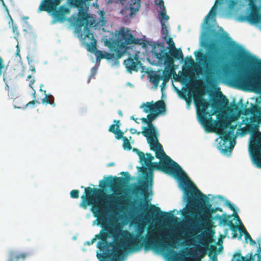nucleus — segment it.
Segmentation results:
<instances>
[{
	"mask_svg": "<svg viewBox=\"0 0 261 261\" xmlns=\"http://www.w3.org/2000/svg\"><path fill=\"white\" fill-rule=\"evenodd\" d=\"M85 195L81 196L80 206L86 209L92 205L91 211L97 218L102 229L96 234L89 245L93 244L97 239L99 241L97 247L100 253L97 254L100 260L110 259L111 261H120L119 242L117 237V227H112L108 223L109 214L113 212L119 206L123 197L116 194H106L101 189L87 187L85 189Z\"/></svg>",
	"mask_w": 261,
	"mask_h": 261,
	"instance_id": "obj_1",
	"label": "nucleus"
},
{
	"mask_svg": "<svg viewBox=\"0 0 261 261\" xmlns=\"http://www.w3.org/2000/svg\"><path fill=\"white\" fill-rule=\"evenodd\" d=\"M164 113H159V111L153 112V113L151 112L150 114L147 115V118H141L143 123L147 124V127H143L142 134L146 138L150 149L155 151L156 158L160 160V163L152 162L154 157L151 154L146 153V157H145V154L143 152L136 149H134V150H137L141 164L143 165L146 166V167L142 166L140 167L139 171L144 176L145 181L141 182L140 185L136 188V191L137 192H141L144 195L145 197L144 200L147 203L148 201L146 200L145 198L148 195V183H149L150 186H152L153 176L152 171L153 169L161 171L170 175L182 174L186 175V172L182 170L181 167L165 153L162 145L158 141V133L152 121L159 114Z\"/></svg>",
	"mask_w": 261,
	"mask_h": 261,
	"instance_id": "obj_2",
	"label": "nucleus"
},
{
	"mask_svg": "<svg viewBox=\"0 0 261 261\" xmlns=\"http://www.w3.org/2000/svg\"><path fill=\"white\" fill-rule=\"evenodd\" d=\"M117 237L119 242L120 250V261L123 259L125 251H138L142 247L145 250L151 248H160L166 251L168 255L175 259H179L182 254L175 251L174 248L177 244L175 239L170 238L167 241H162L156 239L153 231L149 232L148 235L144 238L143 236V227L139 228L136 237H132L131 233L127 230H122L117 227Z\"/></svg>",
	"mask_w": 261,
	"mask_h": 261,
	"instance_id": "obj_3",
	"label": "nucleus"
},
{
	"mask_svg": "<svg viewBox=\"0 0 261 261\" xmlns=\"http://www.w3.org/2000/svg\"><path fill=\"white\" fill-rule=\"evenodd\" d=\"M84 30L86 33L85 39L87 40L86 42L87 49L90 51L95 52L97 61L102 59H106L108 60L120 59L126 52L127 49H129L127 47V45L141 44V40L135 38L129 30L122 28L119 31L116 39L109 46L111 50L114 52L115 54L103 52L97 49L96 40L93 34L90 32L89 28L87 26H85Z\"/></svg>",
	"mask_w": 261,
	"mask_h": 261,
	"instance_id": "obj_4",
	"label": "nucleus"
},
{
	"mask_svg": "<svg viewBox=\"0 0 261 261\" xmlns=\"http://www.w3.org/2000/svg\"><path fill=\"white\" fill-rule=\"evenodd\" d=\"M176 177L182 178V182L184 185H187L188 182L191 184L194 187L198 194H194L189 188H184L185 193L187 197L188 206L184 208L181 214L185 218L190 220L191 216L193 215V206L196 203L201 205L202 206L204 205L205 201H207L206 206L203 207V213L200 218V221L205 224L210 223L212 218V214L215 213V208H212V205L208 202L206 196L199 191L193 182L190 180L187 174H184L179 175H173Z\"/></svg>",
	"mask_w": 261,
	"mask_h": 261,
	"instance_id": "obj_5",
	"label": "nucleus"
},
{
	"mask_svg": "<svg viewBox=\"0 0 261 261\" xmlns=\"http://www.w3.org/2000/svg\"><path fill=\"white\" fill-rule=\"evenodd\" d=\"M213 36L217 40H212L211 41H206L203 45L206 48L208 56L204 55L201 52H198L199 55H196L197 59L202 62L206 67L205 79L208 83L214 82L215 75L217 72L219 63L221 58L218 55L219 48L218 45V41L223 38V35L216 30L212 31Z\"/></svg>",
	"mask_w": 261,
	"mask_h": 261,
	"instance_id": "obj_6",
	"label": "nucleus"
},
{
	"mask_svg": "<svg viewBox=\"0 0 261 261\" xmlns=\"http://www.w3.org/2000/svg\"><path fill=\"white\" fill-rule=\"evenodd\" d=\"M166 40L170 46L169 52L166 51L168 48H166L162 43H159L158 44V46L160 49L159 50L155 51L154 55L159 63H164L165 66L169 67H172L174 66V60H182L184 56L181 50L175 47L171 37L168 36Z\"/></svg>",
	"mask_w": 261,
	"mask_h": 261,
	"instance_id": "obj_7",
	"label": "nucleus"
},
{
	"mask_svg": "<svg viewBox=\"0 0 261 261\" xmlns=\"http://www.w3.org/2000/svg\"><path fill=\"white\" fill-rule=\"evenodd\" d=\"M237 125H231L228 120H219L216 124V128L221 141L219 143L222 151L224 153L231 152L235 143L231 141Z\"/></svg>",
	"mask_w": 261,
	"mask_h": 261,
	"instance_id": "obj_8",
	"label": "nucleus"
},
{
	"mask_svg": "<svg viewBox=\"0 0 261 261\" xmlns=\"http://www.w3.org/2000/svg\"><path fill=\"white\" fill-rule=\"evenodd\" d=\"M194 102L197 110L198 119L204 126L208 130V128L212 125V118L211 116L213 113H210L207 111L210 106V103L206 99L202 97L201 96H194Z\"/></svg>",
	"mask_w": 261,
	"mask_h": 261,
	"instance_id": "obj_9",
	"label": "nucleus"
},
{
	"mask_svg": "<svg viewBox=\"0 0 261 261\" xmlns=\"http://www.w3.org/2000/svg\"><path fill=\"white\" fill-rule=\"evenodd\" d=\"M234 83L242 89L261 93V78L255 74H240L235 77Z\"/></svg>",
	"mask_w": 261,
	"mask_h": 261,
	"instance_id": "obj_10",
	"label": "nucleus"
},
{
	"mask_svg": "<svg viewBox=\"0 0 261 261\" xmlns=\"http://www.w3.org/2000/svg\"><path fill=\"white\" fill-rule=\"evenodd\" d=\"M250 12L249 14L241 15L238 19L240 21H247L251 24H258L261 23V0H248Z\"/></svg>",
	"mask_w": 261,
	"mask_h": 261,
	"instance_id": "obj_11",
	"label": "nucleus"
},
{
	"mask_svg": "<svg viewBox=\"0 0 261 261\" xmlns=\"http://www.w3.org/2000/svg\"><path fill=\"white\" fill-rule=\"evenodd\" d=\"M121 174H124V172L121 173ZM124 174L125 178L116 176L113 177L110 175L106 180H100L99 186L102 188L110 187L114 192L119 193L124 186L126 181H127L130 179V175L128 172H125Z\"/></svg>",
	"mask_w": 261,
	"mask_h": 261,
	"instance_id": "obj_12",
	"label": "nucleus"
},
{
	"mask_svg": "<svg viewBox=\"0 0 261 261\" xmlns=\"http://www.w3.org/2000/svg\"><path fill=\"white\" fill-rule=\"evenodd\" d=\"M174 212V210L169 213L164 212L161 211L159 207L150 204L149 208L145 211L144 217L145 219L150 220L154 217L157 219L159 217L162 220L170 221L176 218L173 214Z\"/></svg>",
	"mask_w": 261,
	"mask_h": 261,
	"instance_id": "obj_13",
	"label": "nucleus"
},
{
	"mask_svg": "<svg viewBox=\"0 0 261 261\" xmlns=\"http://www.w3.org/2000/svg\"><path fill=\"white\" fill-rule=\"evenodd\" d=\"M119 2L125 8L121 10L123 15L132 17L137 12L140 7V0H117L116 3Z\"/></svg>",
	"mask_w": 261,
	"mask_h": 261,
	"instance_id": "obj_14",
	"label": "nucleus"
},
{
	"mask_svg": "<svg viewBox=\"0 0 261 261\" xmlns=\"http://www.w3.org/2000/svg\"><path fill=\"white\" fill-rule=\"evenodd\" d=\"M58 6L55 8L51 7L49 4H47L46 1L42 0L39 7V11H46L48 13H51L52 16L54 18V21H60L61 22L64 21L65 19V16L63 15L57 9Z\"/></svg>",
	"mask_w": 261,
	"mask_h": 261,
	"instance_id": "obj_15",
	"label": "nucleus"
},
{
	"mask_svg": "<svg viewBox=\"0 0 261 261\" xmlns=\"http://www.w3.org/2000/svg\"><path fill=\"white\" fill-rule=\"evenodd\" d=\"M141 108H143V111L146 113L156 111H159V113H165L166 111L165 103L162 100H158L154 103L153 101L147 102L143 103Z\"/></svg>",
	"mask_w": 261,
	"mask_h": 261,
	"instance_id": "obj_16",
	"label": "nucleus"
},
{
	"mask_svg": "<svg viewBox=\"0 0 261 261\" xmlns=\"http://www.w3.org/2000/svg\"><path fill=\"white\" fill-rule=\"evenodd\" d=\"M138 55L136 53L134 59L129 57L124 61V65L127 71L130 73L133 71H138L141 68L142 63L138 61Z\"/></svg>",
	"mask_w": 261,
	"mask_h": 261,
	"instance_id": "obj_17",
	"label": "nucleus"
},
{
	"mask_svg": "<svg viewBox=\"0 0 261 261\" xmlns=\"http://www.w3.org/2000/svg\"><path fill=\"white\" fill-rule=\"evenodd\" d=\"M257 252L255 254L250 253L248 254L249 258L246 259L245 257L242 256L240 253H236L233 257L231 261H255V256H257V261H261V249L259 247L257 250Z\"/></svg>",
	"mask_w": 261,
	"mask_h": 261,
	"instance_id": "obj_18",
	"label": "nucleus"
},
{
	"mask_svg": "<svg viewBox=\"0 0 261 261\" xmlns=\"http://www.w3.org/2000/svg\"><path fill=\"white\" fill-rule=\"evenodd\" d=\"M197 238L201 245L197 248L195 250V253L198 254L199 252L201 253L202 254L200 258H202L206 254V251L208 247V243L204 234L198 236Z\"/></svg>",
	"mask_w": 261,
	"mask_h": 261,
	"instance_id": "obj_19",
	"label": "nucleus"
},
{
	"mask_svg": "<svg viewBox=\"0 0 261 261\" xmlns=\"http://www.w3.org/2000/svg\"><path fill=\"white\" fill-rule=\"evenodd\" d=\"M243 123L246 125V129L248 132H254L257 129V124L254 117L246 118L243 120Z\"/></svg>",
	"mask_w": 261,
	"mask_h": 261,
	"instance_id": "obj_20",
	"label": "nucleus"
},
{
	"mask_svg": "<svg viewBox=\"0 0 261 261\" xmlns=\"http://www.w3.org/2000/svg\"><path fill=\"white\" fill-rule=\"evenodd\" d=\"M247 53L244 50H242L240 56L247 58L250 64L255 66L257 68L261 69V60L258 59L255 56H247Z\"/></svg>",
	"mask_w": 261,
	"mask_h": 261,
	"instance_id": "obj_21",
	"label": "nucleus"
},
{
	"mask_svg": "<svg viewBox=\"0 0 261 261\" xmlns=\"http://www.w3.org/2000/svg\"><path fill=\"white\" fill-rule=\"evenodd\" d=\"M230 112L236 114V115L230 117L232 120L235 121L239 118L241 113H242V109L240 108L238 104L233 103L231 104Z\"/></svg>",
	"mask_w": 261,
	"mask_h": 261,
	"instance_id": "obj_22",
	"label": "nucleus"
},
{
	"mask_svg": "<svg viewBox=\"0 0 261 261\" xmlns=\"http://www.w3.org/2000/svg\"><path fill=\"white\" fill-rule=\"evenodd\" d=\"M27 255L28 254L25 253H21L16 254L13 252H11L10 253V257L8 259V261H19L20 259L23 260L27 257Z\"/></svg>",
	"mask_w": 261,
	"mask_h": 261,
	"instance_id": "obj_23",
	"label": "nucleus"
},
{
	"mask_svg": "<svg viewBox=\"0 0 261 261\" xmlns=\"http://www.w3.org/2000/svg\"><path fill=\"white\" fill-rule=\"evenodd\" d=\"M88 21V15L86 12L80 11L79 13L77 19V23L80 27L84 26V24Z\"/></svg>",
	"mask_w": 261,
	"mask_h": 261,
	"instance_id": "obj_24",
	"label": "nucleus"
},
{
	"mask_svg": "<svg viewBox=\"0 0 261 261\" xmlns=\"http://www.w3.org/2000/svg\"><path fill=\"white\" fill-rule=\"evenodd\" d=\"M40 91L42 92L43 90L40 89ZM44 94H45V97L42 99V102L43 103H47V104H50L51 105H52L53 107H55L56 106V104L54 102V97L53 95H47L46 94V91H43Z\"/></svg>",
	"mask_w": 261,
	"mask_h": 261,
	"instance_id": "obj_25",
	"label": "nucleus"
},
{
	"mask_svg": "<svg viewBox=\"0 0 261 261\" xmlns=\"http://www.w3.org/2000/svg\"><path fill=\"white\" fill-rule=\"evenodd\" d=\"M114 123H116V130L117 133H114L116 135V138L118 140H120L121 139H123V133L120 129V121L114 120Z\"/></svg>",
	"mask_w": 261,
	"mask_h": 261,
	"instance_id": "obj_26",
	"label": "nucleus"
},
{
	"mask_svg": "<svg viewBox=\"0 0 261 261\" xmlns=\"http://www.w3.org/2000/svg\"><path fill=\"white\" fill-rule=\"evenodd\" d=\"M162 80V75L155 74L150 75L149 81L155 87L158 86L160 81Z\"/></svg>",
	"mask_w": 261,
	"mask_h": 261,
	"instance_id": "obj_27",
	"label": "nucleus"
},
{
	"mask_svg": "<svg viewBox=\"0 0 261 261\" xmlns=\"http://www.w3.org/2000/svg\"><path fill=\"white\" fill-rule=\"evenodd\" d=\"M166 66V67H168V69L164 70L163 76H162V80L164 81V83H167L169 81L171 76V71L170 69L173 67H169L167 66Z\"/></svg>",
	"mask_w": 261,
	"mask_h": 261,
	"instance_id": "obj_28",
	"label": "nucleus"
},
{
	"mask_svg": "<svg viewBox=\"0 0 261 261\" xmlns=\"http://www.w3.org/2000/svg\"><path fill=\"white\" fill-rule=\"evenodd\" d=\"M234 217L238 219V220L240 221V222L241 223V226H240V227H239V229H239L240 233V236H239L238 238H239V239H241L243 234H245V233H246V232H248V231H247L245 227L242 223L241 220L237 214H236Z\"/></svg>",
	"mask_w": 261,
	"mask_h": 261,
	"instance_id": "obj_29",
	"label": "nucleus"
},
{
	"mask_svg": "<svg viewBox=\"0 0 261 261\" xmlns=\"http://www.w3.org/2000/svg\"><path fill=\"white\" fill-rule=\"evenodd\" d=\"M228 217H229V216L227 217L226 214H223V217L220 221V224H224L225 225H227L229 226V227H231V224H233V223H232V222L231 221L229 220Z\"/></svg>",
	"mask_w": 261,
	"mask_h": 261,
	"instance_id": "obj_30",
	"label": "nucleus"
},
{
	"mask_svg": "<svg viewBox=\"0 0 261 261\" xmlns=\"http://www.w3.org/2000/svg\"><path fill=\"white\" fill-rule=\"evenodd\" d=\"M162 37L164 40H167L168 37V30L165 22H162Z\"/></svg>",
	"mask_w": 261,
	"mask_h": 261,
	"instance_id": "obj_31",
	"label": "nucleus"
},
{
	"mask_svg": "<svg viewBox=\"0 0 261 261\" xmlns=\"http://www.w3.org/2000/svg\"><path fill=\"white\" fill-rule=\"evenodd\" d=\"M161 11L160 12V15L161 17V23L163 22V20H168L169 19V17L166 14V10L165 7L160 8Z\"/></svg>",
	"mask_w": 261,
	"mask_h": 261,
	"instance_id": "obj_32",
	"label": "nucleus"
},
{
	"mask_svg": "<svg viewBox=\"0 0 261 261\" xmlns=\"http://www.w3.org/2000/svg\"><path fill=\"white\" fill-rule=\"evenodd\" d=\"M123 147L124 150H130L132 148V146L126 137L123 138Z\"/></svg>",
	"mask_w": 261,
	"mask_h": 261,
	"instance_id": "obj_33",
	"label": "nucleus"
},
{
	"mask_svg": "<svg viewBox=\"0 0 261 261\" xmlns=\"http://www.w3.org/2000/svg\"><path fill=\"white\" fill-rule=\"evenodd\" d=\"M231 226L230 227V229L232 230V238L235 239L238 237V230L239 227L234 224H231Z\"/></svg>",
	"mask_w": 261,
	"mask_h": 261,
	"instance_id": "obj_34",
	"label": "nucleus"
},
{
	"mask_svg": "<svg viewBox=\"0 0 261 261\" xmlns=\"http://www.w3.org/2000/svg\"><path fill=\"white\" fill-rule=\"evenodd\" d=\"M70 197L72 198H78L79 197V191L73 190L70 193Z\"/></svg>",
	"mask_w": 261,
	"mask_h": 261,
	"instance_id": "obj_35",
	"label": "nucleus"
},
{
	"mask_svg": "<svg viewBox=\"0 0 261 261\" xmlns=\"http://www.w3.org/2000/svg\"><path fill=\"white\" fill-rule=\"evenodd\" d=\"M59 10L60 12H61L62 14H63L64 16H65L66 14L68 13L69 12V9L68 8L65 7L63 6H60L59 8Z\"/></svg>",
	"mask_w": 261,
	"mask_h": 261,
	"instance_id": "obj_36",
	"label": "nucleus"
},
{
	"mask_svg": "<svg viewBox=\"0 0 261 261\" xmlns=\"http://www.w3.org/2000/svg\"><path fill=\"white\" fill-rule=\"evenodd\" d=\"M220 103L224 106L228 105L229 100L228 98L224 95H222V97L220 100Z\"/></svg>",
	"mask_w": 261,
	"mask_h": 261,
	"instance_id": "obj_37",
	"label": "nucleus"
},
{
	"mask_svg": "<svg viewBox=\"0 0 261 261\" xmlns=\"http://www.w3.org/2000/svg\"><path fill=\"white\" fill-rule=\"evenodd\" d=\"M250 109H251L250 114L255 115L259 112L258 107L257 106H252Z\"/></svg>",
	"mask_w": 261,
	"mask_h": 261,
	"instance_id": "obj_38",
	"label": "nucleus"
},
{
	"mask_svg": "<svg viewBox=\"0 0 261 261\" xmlns=\"http://www.w3.org/2000/svg\"><path fill=\"white\" fill-rule=\"evenodd\" d=\"M244 236H245V239L246 242H247L248 240H249L250 244H254L255 243V241L252 240V238L251 237L250 235L249 234V233L248 232H246V233H245Z\"/></svg>",
	"mask_w": 261,
	"mask_h": 261,
	"instance_id": "obj_39",
	"label": "nucleus"
},
{
	"mask_svg": "<svg viewBox=\"0 0 261 261\" xmlns=\"http://www.w3.org/2000/svg\"><path fill=\"white\" fill-rule=\"evenodd\" d=\"M155 4L158 6L160 8L165 7L163 0H154Z\"/></svg>",
	"mask_w": 261,
	"mask_h": 261,
	"instance_id": "obj_40",
	"label": "nucleus"
},
{
	"mask_svg": "<svg viewBox=\"0 0 261 261\" xmlns=\"http://www.w3.org/2000/svg\"><path fill=\"white\" fill-rule=\"evenodd\" d=\"M116 123L113 124L111 125L109 128V131L111 133H113L114 134L117 133V130H116Z\"/></svg>",
	"mask_w": 261,
	"mask_h": 261,
	"instance_id": "obj_41",
	"label": "nucleus"
},
{
	"mask_svg": "<svg viewBox=\"0 0 261 261\" xmlns=\"http://www.w3.org/2000/svg\"><path fill=\"white\" fill-rule=\"evenodd\" d=\"M251 110L250 108H244L242 110V113H241V114H244L245 115H247L250 114Z\"/></svg>",
	"mask_w": 261,
	"mask_h": 261,
	"instance_id": "obj_42",
	"label": "nucleus"
},
{
	"mask_svg": "<svg viewBox=\"0 0 261 261\" xmlns=\"http://www.w3.org/2000/svg\"><path fill=\"white\" fill-rule=\"evenodd\" d=\"M184 100L186 101L188 107H189L192 102L191 98L190 95H189V94H188V97H185Z\"/></svg>",
	"mask_w": 261,
	"mask_h": 261,
	"instance_id": "obj_43",
	"label": "nucleus"
},
{
	"mask_svg": "<svg viewBox=\"0 0 261 261\" xmlns=\"http://www.w3.org/2000/svg\"><path fill=\"white\" fill-rule=\"evenodd\" d=\"M226 203H227V205L229 207V208H230L231 210H232V211H233L235 212V207H234V205H233L232 204H231V203L229 201H227Z\"/></svg>",
	"mask_w": 261,
	"mask_h": 261,
	"instance_id": "obj_44",
	"label": "nucleus"
},
{
	"mask_svg": "<svg viewBox=\"0 0 261 261\" xmlns=\"http://www.w3.org/2000/svg\"><path fill=\"white\" fill-rule=\"evenodd\" d=\"M186 63H188L190 64L194 63V60L192 59L191 56L187 57L186 58Z\"/></svg>",
	"mask_w": 261,
	"mask_h": 261,
	"instance_id": "obj_45",
	"label": "nucleus"
},
{
	"mask_svg": "<svg viewBox=\"0 0 261 261\" xmlns=\"http://www.w3.org/2000/svg\"><path fill=\"white\" fill-rule=\"evenodd\" d=\"M96 69H95L94 67L92 68V72H91V74L89 77V78L88 79V83H89L90 81V79H91L92 77H93L95 73V71H96Z\"/></svg>",
	"mask_w": 261,
	"mask_h": 261,
	"instance_id": "obj_46",
	"label": "nucleus"
},
{
	"mask_svg": "<svg viewBox=\"0 0 261 261\" xmlns=\"http://www.w3.org/2000/svg\"><path fill=\"white\" fill-rule=\"evenodd\" d=\"M130 132L132 133V134H137L138 135H140L141 133L142 134V132H137V130L136 129H134V128H131L130 129Z\"/></svg>",
	"mask_w": 261,
	"mask_h": 261,
	"instance_id": "obj_47",
	"label": "nucleus"
},
{
	"mask_svg": "<svg viewBox=\"0 0 261 261\" xmlns=\"http://www.w3.org/2000/svg\"><path fill=\"white\" fill-rule=\"evenodd\" d=\"M179 96H180V97L181 98H182V99H185V97H188V96H187V95L186 94V93L185 92H182V93H180L179 94Z\"/></svg>",
	"mask_w": 261,
	"mask_h": 261,
	"instance_id": "obj_48",
	"label": "nucleus"
},
{
	"mask_svg": "<svg viewBox=\"0 0 261 261\" xmlns=\"http://www.w3.org/2000/svg\"><path fill=\"white\" fill-rule=\"evenodd\" d=\"M36 103H39L38 101L35 100H33L32 101H30L28 104L27 106H29L30 105H35Z\"/></svg>",
	"mask_w": 261,
	"mask_h": 261,
	"instance_id": "obj_49",
	"label": "nucleus"
},
{
	"mask_svg": "<svg viewBox=\"0 0 261 261\" xmlns=\"http://www.w3.org/2000/svg\"><path fill=\"white\" fill-rule=\"evenodd\" d=\"M166 83H164V81H163V83L161 86V90L163 91L164 89L165 88Z\"/></svg>",
	"mask_w": 261,
	"mask_h": 261,
	"instance_id": "obj_50",
	"label": "nucleus"
},
{
	"mask_svg": "<svg viewBox=\"0 0 261 261\" xmlns=\"http://www.w3.org/2000/svg\"><path fill=\"white\" fill-rule=\"evenodd\" d=\"M192 230L193 231V232L199 231L198 228L197 227V226L195 225H194Z\"/></svg>",
	"mask_w": 261,
	"mask_h": 261,
	"instance_id": "obj_51",
	"label": "nucleus"
},
{
	"mask_svg": "<svg viewBox=\"0 0 261 261\" xmlns=\"http://www.w3.org/2000/svg\"><path fill=\"white\" fill-rule=\"evenodd\" d=\"M130 119L134 120L135 121V122L137 123H139V122L138 121V119L137 118H135L133 116H131L130 117Z\"/></svg>",
	"mask_w": 261,
	"mask_h": 261,
	"instance_id": "obj_52",
	"label": "nucleus"
},
{
	"mask_svg": "<svg viewBox=\"0 0 261 261\" xmlns=\"http://www.w3.org/2000/svg\"><path fill=\"white\" fill-rule=\"evenodd\" d=\"M34 83H35V80H32V81H31V82H30V83L29 84L30 87L32 88V86L34 84Z\"/></svg>",
	"mask_w": 261,
	"mask_h": 261,
	"instance_id": "obj_53",
	"label": "nucleus"
},
{
	"mask_svg": "<svg viewBox=\"0 0 261 261\" xmlns=\"http://www.w3.org/2000/svg\"><path fill=\"white\" fill-rule=\"evenodd\" d=\"M215 210L216 212L217 211L222 212V209L221 207H219L215 208Z\"/></svg>",
	"mask_w": 261,
	"mask_h": 261,
	"instance_id": "obj_54",
	"label": "nucleus"
},
{
	"mask_svg": "<svg viewBox=\"0 0 261 261\" xmlns=\"http://www.w3.org/2000/svg\"><path fill=\"white\" fill-rule=\"evenodd\" d=\"M222 217H223V216H220L219 214H218L216 216V219H218L220 221L221 219H222Z\"/></svg>",
	"mask_w": 261,
	"mask_h": 261,
	"instance_id": "obj_55",
	"label": "nucleus"
},
{
	"mask_svg": "<svg viewBox=\"0 0 261 261\" xmlns=\"http://www.w3.org/2000/svg\"><path fill=\"white\" fill-rule=\"evenodd\" d=\"M257 164L258 167L261 168V159L257 161Z\"/></svg>",
	"mask_w": 261,
	"mask_h": 261,
	"instance_id": "obj_56",
	"label": "nucleus"
},
{
	"mask_svg": "<svg viewBox=\"0 0 261 261\" xmlns=\"http://www.w3.org/2000/svg\"><path fill=\"white\" fill-rule=\"evenodd\" d=\"M212 261H217V256L215 255H214L212 258Z\"/></svg>",
	"mask_w": 261,
	"mask_h": 261,
	"instance_id": "obj_57",
	"label": "nucleus"
},
{
	"mask_svg": "<svg viewBox=\"0 0 261 261\" xmlns=\"http://www.w3.org/2000/svg\"><path fill=\"white\" fill-rule=\"evenodd\" d=\"M255 149H258V150H261V143L259 145L255 146Z\"/></svg>",
	"mask_w": 261,
	"mask_h": 261,
	"instance_id": "obj_58",
	"label": "nucleus"
},
{
	"mask_svg": "<svg viewBox=\"0 0 261 261\" xmlns=\"http://www.w3.org/2000/svg\"><path fill=\"white\" fill-rule=\"evenodd\" d=\"M115 165V164L113 162L112 163H110L109 164H108L107 165V167H110V166H114Z\"/></svg>",
	"mask_w": 261,
	"mask_h": 261,
	"instance_id": "obj_59",
	"label": "nucleus"
},
{
	"mask_svg": "<svg viewBox=\"0 0 261 261\" xmlns=\"http://www.w3.org/2000/svg\"><path fill=\"white\" fill-rule=\"evenodd\" d=\"M33 90H34L33 97H34V98H35V97H36V96H35V95H36V91L34 89H33Z\"/></svg>",
	"mask_w": 261,
	"mask_h": 261,
	"instance_id": "obj_60",
	"label": "nucleus"
},
{
	"mask_svg": "<svg viewBox=\"0 0 261 261\" xmlns=\"http://www.w3.org/2000/svg\"><path fill=\"white\" fill-rule=\"evenodd\" d=\"M32 77L31 75L28 76V79H31Z\"/></svg>",
	"mask_w": 261,
	"mask_h": 261,
	"instance_id": "obj_61",
	"label": "nucleus"
},
{
	"mask_svg": "<svg viewBox=\"0 0 261 261\" xmlns=\"http://www.w3.org/2000/svg\"><path fill=\"white\" fill-rule=\"evenodd\" d=\"M119 115H120L121 116H122V113H121V112L120 111H119Z\"/></svg>",
	"mask_w": 261,
	"mask_h": 261,
	"instance_id": "obj_62",
	"label": "nucleus"
},
{
	"mask_svg": "<svg viewBox=\"0 0 261 261\" xmlns=\"http://www.w3.org/2000/svg\"><path fill=\"white\" fill-rule=\"evenodd\" d=\"M10 18H11V21L12 22H13V19H12V18L11 17Z\"/></svg>",
	"mask_w": 261,
	"mask_h": 261,
	"instance_id": "obj_63",
	"label": "nucleus"
}]
</instances>
